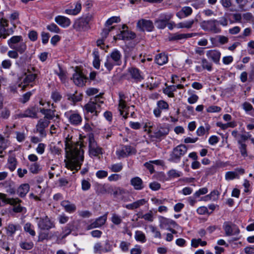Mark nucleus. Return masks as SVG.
I'll return each instance as SVG.
<instances>
[{
    "instance_id": "nucleus-6",
    "label": "nucleus",
    "mask_w": 254,
    "mask_h": 254,
    "mask_svg": "<svg viewBox=\"0 0 254 254\" xmlns=\"http://www.w3.org/2000/svg\"><path fill=\"white\" fill-rule=\"evenodd\" d=\"M201 27L203 30L214 33H218L221 31L218 21L216 19L203 21L201 23Z\"/></svg>"
},
{
    "instance_id": "nucleus-56",
    "label": "nucleus",
    "mask_w": 254,
    "mask_h": 254,
    "mask_svg": "<svg viewBox=\"0 0 254 254\" xmlns=\"http://www.w3.org/2000/svg\"><path fill=\"white\" fill-rule=\"evenodd\" d=\"M173 16V14L171 13H164L160 15V19L166 23H168L170 20L172 18Z\"/></svg>"
},
{
    "instance_id": "nucleus-1",
    "label": "nucleus",
    "mask_w": 254,
    "mask_h": 254,
    "mask_svg": "<svg viewBox=\"0 0 254 254\" xmlns=\"http://www.w3.org/2000/svg\"><path fill=\"white\" fill-rule=\"evenodd\" d=\"M64 151L67 161L66 167L71 170L78 171L79 167V138H77L73 132L64 133Z\"/></svg>"
},
{
    "instance_id": "nucleus-12",
    "label": "nucleus",
    "mask_w": 254,
    "mask_h": 254,
    "mask_svg": "<svg viewBox=\"0 0 254 254\" xmlns=\"http://www.w3.org/2000/svg\"><path fill=\"white\" fill-rule=\"evenodd\" d=\"M8 25V21L6 19L2 18L0 19V38L5 39L7 36L13 33V31L11 28L6 29Z\"/></svg>"
},
{
    "instance_id": "nucleus-37",
    "label": "nucleus",
    "mask_w": 254,
    "mask_h": 254,
    "mask_svg": "<svg viewBox=\"0 0 254 254\" xmlns=\"http://www.w3.org/2000/svg\"><path fill=\"white\" fill-rule=\"evenodd\" d=\"M108 189L113 192V194L115 197L122 195L126 193L125 190L120 188H116L113 189L112 188L109 187Z\"/></svg>"
},
{
    "instance_id": "nucleus-16",
    "label": "nucleus",
    "mask_w": 254,
    "mask_h": 254,
    "mask_svg": "<svg viewBox=\"0 0 254 254\" xmlns=\"http://www.w3.org/2000/svg\"><path fill=\"white\" fill-rule=\"evenodd\" d=\"M119 97L120 100L118 107L119 110L120 111L121 115L123 116V117L125 119H127V115L128 114V113H126L125 114H124V111H125L127 109V107L126 105V101L125 100L126 96L124 94L120 93Z\"/></svg>"
},
{
    "instance_id": "nucleus-61",
    "label": "nucleus",
    "mask_w": 254,
    "mask_h": 254,
    "mask_svg": "<svg viewBox=\"0 0 254 254\" xmlns=\"http://www.w3.org/2000/svg\"><path fill=\"white\" fill-rule=\"evenodd\" d=\"M208 192V189L207 188L204 187L196 191L193 194L195 198L198 197L201 195L205 194Z\"/></svg>"
},
{
    "instance_id": "nucleus-44",
    "label": "nucleus",
    "mask_w": 254,
    "mask_h": 254,
    "mask_svg": "<svg viewBox=\"0 0 254 254\" xmlns=\"http://www.w3.org/2000/svg\"><path fill=\"white\" fill-rule=\"evenodd\" d=\"M41 170V168L39 164L37 163H32L29 167L30 172L33 174H38Z\"/></svg>"
},
{
    "instance_id": "nucleus-64",
    "label": "nucleus",
    "mask_w": 254,
    "mask_h": 254,
    "mask_svg": "<svg viewBox=\"0 0 254 254\" xmlns=\"http://www.w3.org/2000/svg\"><path fill=\"white\" fill-rule=\"evenodd\" d=\"M168 175L170 178H178L181 176V172L176 170L172 169L168 172Z\"/></svg>"
},
{
    "instance_id": "nucleus-13",
    "label": "nucleus",
    "mask_w": 254,
    "mask_h": 254,
    "mask_svg": "<svg viewBox=\"0 0 254 254\" xmlns=\"http://www.w3.org/2000/svg\"><path fill=\"white\" fill-rule=\"evenodd\" d=\"M50 122L46 120L45 119H40L36 126V129L37 132H38L41 137H45L46 136V133L45 129L47 127Z\"/></svg>"
},
{
    "instance_id": "nucleus-19",
    "label": "nucleus",
    "mask_w": 254,
    "mask_h": 254,
    "mask_svg": "<svg viewBox=\"0 0 254 254\" xmlns=\"http://www.w3.org/2000/svg\"><path fill=\"white\" fill-rule=\"evenodd\" d=\"M130 185L133 186L135 190H141L144 187L143 181L138 177L132 178L130 180Z\"/></svg>"
},
{
    "instance_id": "nucleus-20",
    "label": "nucleus",
    "mask_w": 254,
    "mask_h": 254,
    "mask_svg": "<svg viewBox=\"0 0 254 254\" xmlns=\"http://www.w3.org/2000/svg\"><path fill=\"white\" fill-rule=\"evenodd\" d=\"M206 56L208 59H211L215 63L219 62L221 53L219 51L215 50H211L207 51Z\"/></svg>"
},
{
    "instance_id": "nucleus-27",
    "label": "nucleus",
    "mask_w": 254,
    "mask_h": 254,
    "mask_svg": "<svg viewBox=\"0 0 254 254\" xmlns=\"http://www.w3.org/2000/svg\"><path fill=\"white\" fill-rule=\"evenodd\" d=\"M69 113L68 117L69 123L73 125H78L79 124V114L72 111Z\"/></svg>"
},
{
    "instance_id": "nucleus-3",
    "label": "nucleus",
    "mask_w": 254,
    "mask_h": 254,
    "mask_svg": "<svg viewBox=\"0 0 254 254\" xmlns=\"http://www.w3.org/2000/svg\"><path fill=\"white\" fill-rule=\"evenodd\" d=\"M122 54L117 49H114L107 56L106 61L104 65L108 71H111L114 66H119L122 64Z\"/></svg>"
},
{
    "instance_id": "nucleus-47",
    "label": "nucleus",
    "mask_w": 254,
    "mask_h": 254,
    "mask_svg": "<svg viewBox=\"0 0 254 254\" xmlns=\"http://www.w3.org/2000/svg\"><path fill=\"white\" fill-rule=\"evenodd\" d=\"M122 147L125 150V151L127 156L132 154H135L136 152L135 149L131 146L123 145Z\"/></svg>"
},
{
    "instance_id": "nucleus-23",
    "label": "nucleus",
    "mask_w": 254,
    "mask_h": 254,
    "mask_svg": "<svg viewBox=\"0 0 254 254\" xmlns=\"http://www.w3.org/2000/svg\"><path fill=\"white\" fill-rule=\"evenodd\" d=\"M147 201L144 199H140L132 203L128 204L125 205V207L129 210H133L140 207L147 203Z\"/></svg>"
},
{
    "instance_id": "nucleus-33",
    "label": "nucleus",
    "mask_w": 254,
    "mask_h": 254,
    "mask_svg": "<svg viewBox=\"0 0 254 254\" xmlns=\"http://www.w3.org/2000/svg\"><path fill=\"white\" fill-rule=\"evenodd\" d=\"M20 247L25 250H30L34 247V243L32 241H21L19 243Z\"/></svg>"
},
{
    "instance_id": "nucleus-26",
    "label": "nucleus",
    "mask_w": 254,
    "mask_h": 254,
    "mask_svg": "<svg viewBox=\"0 0 254 254\" xmlns=\"http://www.w3.org/2000/svg\"><path fill=\"white\" fill-rule=\"evenodd\" d=\"M38 108L35 106L30 107L25 110V116L26 118H38Z\"/></svg>"
},
{
    "instance_id": "nucleus-51",
    "label": "nucleus",
    "mask_w": 254,
    "mask_h": 254,
    "mask_svg": "<svg viewBox=\"0 0 254 254\" xmlns=\"http://www.w3.org/2000/svg\"><path fill=\"white\" fill-rule=\"evenodd\" d=\"M47 29L50 32L56 33H60L61 31L58 26L54 23L48 25L47 26Z\"/></svg>"
},
{
    "instance_id": "nucleus-54",
    "label": "nucleus",
    "mask_w": 254,
    "mask_h": 254,
    "mask_svg": "<svg viewBox=\"0 0 254 254\" xmlns=\"http://www.w3.org/2000/svg\"><path fill=\"white\" fill-rule=\"evenodd\" d=\"M138 218H143L149 222H152L153 221V213L152 211H149L148 213L142 215L141 216H138Z\"/></svg>"
},
{
    "instance_id": "nucleus-60",
    "label": "nucleus",
    "mask_w": 254,
    "mask_h": 254,
    "mask_svg": "<svg viewBox=\"0 0 254 254\" xmlns=\"http://www.w3.org/2000/svg\"><path fill=\"white\" fill-rule=\"evenodd\" d=\"M155 23L156 24L157 28L160 29H164L166 27L167 24V23L161 19H156L155 21Z\"/></svg>"
},
{
    "instance_id": "nucleus-30",
    "label": "nucleus",
    "mask_w": 254,
    "mask_h": 254,
    "mask_svg": "<svg viewBox=\"0 0 254 254\" xmlns=\"http://www.w3.org/2000/svg\"><path fill=\"white\" fill-rule=\"evenodd\" d=\"M155 60L156 64L161 65L167 63L168 57L165 54L160 53L156 55Z\"/></svg>"
},
{
    "instance_id": "nucleus-21",
    "label": "nucleus",
    "mask_w": 254,
    "mask_h": 254,
    "mask_svg": "<svg viewBox=\"0 0 254 254\" xmlns=\"http://www.w3.org/2000/svg\"><path fill=\"white\" fill-rule=\"evenodd\" d=\"M55 20L57 24L62 27H68L70 24L69 19L64 16H57L55 17Z\"/></svg>"
},
{
    "instance_id": "nucleus-48",
    "label": "nucleus",
    "mask_w": 254,
    "mask_h": 254,
    "mask_svg": "<svg viewBox=\"0 0 254 254\" xmlns=\"http://www.w3.org/2000/svg\"><path fill=\"white\" fill-rule=\"evenodd\" d=\"M191 246L194 248H197L199 244L202 246H205L207 244L206 241H202L200 239H193L191 240Z\"/></svg>"
},
{
    "instance_id": "nucleus-14",
    "label": "nucleus",
    "mask_w": 254,
    "mask_h": 254,
    "mask_svg": "<svg viewBox=\"0 0 254 254\" xmlns=\"http://www.w3.org/2000/svg\"><path fill=\"white\" fill-rule=\"evenodd\" d=\"M100 95H97L94 99V101H90L87 104H86L84 107V109L86 111L87 113H94V115L95 116H98L99 111L97 110V104L96 102L97 101V99L100 97Z\"/></svg>"
},
{
    "instance_id": "nucleus-46",
    "label": "nucleus",
    "mask_w": 254,
    "mask_h": 254,
    "mask_svg": "<svg viewBox=\"0 0 254 254\" xmlns=\"http://www.w3.org/2000/svg\"><path fill=\"white\" fill-rule=\"evenodd\" d=\"M24 231L28 233L30 235L34 237L36 235V233L33 229V226L30 223H27L24 227Z\"/></svg>"
},
{
    "instance_id": "nucleus-36",
    "label": "nucleus",
    "mask_w": 254,
    "mask_h": 254,
    "mask_svg": "<svg viewBox=\"0 0 254 254\" xmlns=\"http://www.w3.org/2000/svg\"><path fill=\"white\" fill-rule=\"evenodd\" d=\"M59 71H56L55 72L59 76L61 81L64 82L66 78V72L64 70L60 65H59Z\"/></svg>"
},
{
    "instance_id": "nucleus-25",
    "label": "nucleus",
    "mask_w": 254,
    "mask_h": 254,
    "mask_svg": "<svg viewBox=\"0 0 254 254\" xmlns=\"http://www.w3.org/2000/svg\"><path fill=\"white\" fill-rule=\"evenodd\" d=\"M61 204L64 208L65 211L68 213L74 212L76 209V206L68 200H63L61 202Z\"/></svg>"
},
{
    "instance_id": "nucleus-62",
    "label": "nucleus",
    "mask_w": 254,
    "mask_h": 254,
    "mask_svg": "<svg viewBox=\"0 0 254 254\" xmlns=\"http://www.w3.org/2000/svg\"><path fill=\"white\" fill-rule=\"evenodd\" d=\"M181 10L182 12H183L184 14L185 17L190 16L192 12V9L190 6H184L182 7Z\"/></svg>"
},
{
    "instance_id": "nucleus-4",
    "label": "nucleus",
    "mask_w": 254,
    "mask_h": 254,
    "mask_svg": "<svg viewBox=\"0 0 254 254\" xmlns=\"http://www.w3.org/2000/svg\"><path fill=\"white\" fill-rule=\"evenodd\" d=\"M187 150L188 148L185 145H178L170 153L169 160L175 163L179 162L181 157L187 153Z\"/></svg>"
},
{
    "instance_id": "nucleus-8",
    "label": "nucleus",
    "mask_w": 254,
    "mask_h": 254,
    "mask_svg": "<svg viewBox=\"0 0 254 254\" xmlns=\"http://www.w3.org/2000/svg\"><path fill=\"white\" fill-rule=\"evenodd\" d=\"M38 220L37 225L41 230H49L55 227L54 222L52 221L47 216L43 217L36 218Z\"/></svg>"
},
{
    "instance_id": "nucleus-11",
    "label": "nucleus",
    "mask_w": 254,
    "mask_h": 254,
    "mask_svg": "<svg viewBox=\"0 0 254 254\" xmlns=\"http://www.w3.org/2000/svg\"><path fill=\"white\" fill-rule=\"evenodd\" d=\"M89 153L91 156L97 157L102 154V148L99 146L92 137L89 138Z\"/></svg>"
},
{
    "instance_id": "nucleus-35",
    "label": "nucleus",
    "mask_w": 254,
    "mask_h": 254,
    "mask_svg": "<svg viewBox=\"0 0 254 254\" xmlns=\"http://www.w3.org/2000/svg\"><path fill=\"white\" fill-rule=\"evenodd\" d=\"M77 91H76L74 94H67V100L71 102V104L73 105L79 101V96L77 95Z\"/></svg>"
},
{
    "instance_id": "nucleus-9",
    "label": "nucleus",
    "mask_w": 254,
    "mask_h": 254,
    "mask_svg": "<svg viewBox=\"0 0 254 254\" xmlns=\"http://www.w3.org/2000/svg\"><path fill=\"white\" fill-rule=\"evenodd\" d=\"M38 70L34 67L29 66L27 69L26 72L24 73L25 77L23 80V82L26 85L33 82L37 78Z\"/></svg>"
},
{
    "instance_id": "nucleus-2",
    "label": "nucleus",
    "mask_w": 254,
    "mask_h": 254,
    "mask_svg": "<svg viewBox=\"0 0 254 254\" xmlns=\"http://www.w3.org/2000/svg\"><path fill=\"white\" fill-rule=\"evenodd\" d=\"M9 47L14 50L9 51L7 53L8 56L12 59L18 58V53L22 54L25 52L27 46L23 41L21 36H13L7 41Z\"/></svg>"
},
{
    "instance_id": "nucleus-59",
    "label": "nucleus",
    "mask_w": 254,
    "mask_h": 254,
    "mask_svg": "<svg viewBox=\"0 0 254 254\" xmlns=\"http://www.w3.org/2000/svg\"><path fill=\"white\" fill-rule=\"evenodd\" d=\"M236 178H238V174L237 172L230 171L226 173L225 179L226 180H233Z\"/></svg>"
},
{
    "instance_id": "nucleus-45",
    "label": "nucleus",
    "mask_w": 254,
    "mask_h": 254,
    "mask_svg": "<svg viewBox=\"0 0 254 254\" xmlns=\"http://www.w3.org/2000/svg\"><path fill=\"white\" fill-rule=\"evenodd\" d=\"M135 238L136 241L144 243L146 241V237L144 234L140 231H137L135 234Z\"/></svg>"
},
{
    "instance_id": "nucleus-15",
    "label": "nucleus",
    "mask_w": 254,
    "mask_h": 254,
    "mask_svg": "<svg viewBox=\"0 0 254 254\" xmlns=\"http://www.w3.org/2000/svg\"><path fill=\"white\" fill-rule=\"evenodd\" d=\"M225 234L226 236L238 235L240 233V230L235 225H231L230 222H225L223 225Z\"/></svg>"
},
{
    "instance_id": "nucleus-55",
    "label": "nucleus",
    "mask_w": 254,
    "mask_h": 254,
    "mask_svg": "<svg viewBox=\"0 0 254 254\" xmlns=\"http://www.w3.org/2000/svg\"><path fill=\"white\" fill-rule=\"evenodd\" d=\"M112 222L115 225H119L122 222L121 217L115 213L113 214L111 218Z\"/></svg>"
},
{
    "instance_id": "nucleus-63",
    "label": "nucleus",
    "mask_w": 254,
    "mask_h": 254,
    "mask_svg": "<svg viewBox=\"0 0 254 254\" xmlns=\"http://www.w3.org/2000/svg\"><path fill=\"white\" fill-rule=\"evenodd\" d=\"M202 66L209 71L212 69V64L205 59H202Z\"/></svg>"
},
{
    "instance_id": "nucleus-31",
    "label": "nucleus",
    "mask_w": 254,
    "mask_h": 254,
    "mask_svg": "<svg viewBox=\"0 0 254 254\" xmlns=\"http://www.w3.org/2000/svg\"><path fill=\"white\" fill-rule=\"evenodd\" d=\"M8 167L10 171L13 172L16 167L17 161L16 158L13 156H9L8 158Z\"/></svg>"
},
{
    "instance_id": "nucleus-7",
    "label": "nucleus",
    "mask_w": 254,
    "mask_h": 254,
    "mask_svg": "<svg viewBox=\"0 0 254 254\" xmlns=\"http://www.w3.org/2000/svg\"><path fill=\"white\" fill-rule=\"evenodd\" d=\"M149 131L153 133L152 137L159 139L165 136L169 132V128L167 126L158 125L155 126H150Z\"/></svg>"
},
{
    "instance_id": "nucleus-42",
    "label": "nucleus",
    "mask_w": 254,
    "mask_h": 254,
    "mask_svg": "<svg viewBox=\"0 0 254 254\" xmlns=\"http://www.w3.org/2000/svg\"><path fill=\"white\" fill-rule=\"evenodd\" d=\"M75 73L73 74L71 79L74 84L77 86L79 85V67L76 66L75 69Z\"/></svg>"
},
{
    "instance_id": "nucleus-57",
    "label": "nucleus",
    "mask_w": 254,
    "mask_h": 254,
    "mask_svg": "<svg viewBox=\"0 0 254 254\" xmlns=\"http://www.w3.org/2000/svg\"><path fill=\"white\" fill-rule=\"evenodd\" d=\"M51 98L55 102H58L62 99V96L59 92L55 91L52 93Z\"/></svg>"
},
{
    "instance_id": "nucleus-17",
    "label": "nucleus",
    "mask_w": 254,
    "mask_h": 254,
    "mask_svg": "<svg viewBox=\"0 0 254 254\" xmlns=\"http://www.w3.org/2000/svg\"><path fill=\"white\" fill-rule=\"evenodd\" d=\"M40 112L44 115V119L48 121L53 120L55 117L57 119H60V116L55 115L56 110L51 109H46L45 108H40Z\"/></svg>"
},
{
    "instance_id": "nucleus-5",
    "label": "nucleus",
    "mask_w": 254,
    "mask_h": 254,
    "mask_svg": "<svg viewBox=\"0 0 254 254\" xmlns=\"http://www.w3.org/2000/svg\"><path fill=\"white\" fill-rule=\"evenodd\" d=\"M76 230H78V224L77 222L73 221L67 224V225L64 228L61 234H60L58 232H55L54 235L57 237V241L58 243H59L60 241L64 239L71 232Z\"/></svg>"
},
{
    "instance_id": "nucleus-32",
    "label": "nucleus",
    "mask_w": 254,
    "mask_h": 254,
    "mask_svg": "<svg viewBox=\"0 0 254 254\" xmlns=\"http://www.w3.org/2000/svg\"><path fill=\"white\" fill-rule=\"evenodd\" d=\"M94 60L93 61V66L96 69H99L100 66V60L99 53L98 51H94L93 52Z\"/></svg>"
},
{
    "instance_id": "nucleus-50",
    "label": "nucleus",
    "mask_w": 254,
    "mask_h": 254,
    "mask_svg": "<svg viewBox=\"0 0 254 254\" xmlns=\"http://www.w3.org/2000/svg\"><path fill=\"white\" fill-rule=\"evenodd\" d=\"M238 142L239 144L240 145L239 147V149L242 155L244 157L247 156V152L246 144L244 143H243L242 141H238Z\"/></svg>"
},
{
    "instance_id": "nucleus-24",
    "label": "nucleus",
    "mask_w": 254,
    "mask_h": 254,
    "mask_svg": "<svg viewBox=\"0 0 254 254\" xmlns=\"http://www.w3.org/2000/svg\"><path fill=\"white\" fill-rule=\"evenodd\" d=\"M128 71L131 77L137 81H140L143 79L140 74L139 70L136 67H131L128 69Z\"/></svg>"
},
{
    "instance_id": "nucleus-49",
    "label": "nucleus",
    "mask_w": 254,
    "mask_h": 254,
    "mask_svg": "<svg viewBox=\"0 0 254 254\" xmlns=\"http://www.w3.org/2000/svg\"><path fill=\"white\" fill-rule=\"evenodd\" d=\"M120 18L117 16H113L108 19L105 23L106 27H109L114 23H118L120 21Z\"/></svg>"
},
{
    "instance_id": "nucleus-29",
    "label": "nucleus",
    "mask_w": 254,
    "mask_h": 254,
    "mask_svg": "<svg viewBox=\"0 0 254 254\" xmlns=\"http://www.w3.org/2000/svg\"><path fill=\"white\" fill-rule=\"evenodd\" d=\"M29 189L30 186L28 184H22L18 188L17 193L20 197H24L29 191Z\"/></svg>"
},
{
    "instance_id": "nucleus-43",
    "label": "nucleus",
    "mask_w": 254,
    "mask_h": 254,
    "mask_svg": "<svg viewBox=\"0 0 254 254\" xmlns=\"http://www.w3.org/2000/svg\"><path fill=\"white\" fill-rule=\"evenodd\" d=\"M79 12V3L76 4L74 8L66 9L65 10V13L68 14L76 15Z\"/></svg>"
},
{
    "instance_id": "nucleus-40",
    "label": "nucleus",
    "mask_w": 254,
    "mask_h": 254,
    "mask_svg": "<svg viewBox=\"0 0 254 254\" xmlns=\"http://www.w3.org/2000/svg\"><path fill=\"white\" fill-rule=\"evenodd\" d=\"M184 37L185 36L183 35V34H179L178 33H170L169 34L168 39L170 41H178L183 39Z\"/></svg>"
},
{
    "instance_id": "nucleus-34",
    "label": "nucleus",
    "mask_w": 254,
    "mask_h": 254,
    "mask_svg": "<svg viewBox=\"0 0 254 254\" xmlns=\"http://www.w3.org/2000/svg\"><path fill=\"white\" fill-rule=\"evenodd\" d=\"M194 20H191L183 22H180L176 25V27L178 28H187L190 29L192 27L194 23Z\"/></svg>"
},
{
    "instance_id": "nucleus-41",
    "label": "nucleus",
    "mask_w": 254,
    "mask_h": 254,
    "mask_svg": "<svg viewBox=\"0 0 254 254\" xmlns=\"http://www.w3.org/2000/svg\"><path fill=\"white\" fill-rule=\"evenodd\" d=\"M52 236H49V233L47 232L41 231L39 233L38 242H43L45 240H50Z\"/></svg>"
},
{
    "instance_id": "nucleus-38",
    "label": "nucleus",
    "mask_w": 254,
    "mask_h": 254,
    "mask_svg": "<svg viewBox=\"0 0 254 254\" xmlns=\"http://www.w3.org/2000/svg\"><path fill=\"white\" fill-rule=\"evenodd\" d=\"M161 225L165 226V227L168 226H173L175 227L176 226H177L176 222L172 219H167L166 218H163L161 221Z\"/></svg>"
},
{
    "instance_id": "nucleus-10",
    "label": "nucleus",
    "mask_w": 254,
    "mask_h": 254,
    "mask_svg": "<svg viewBox=\"0 0 254 254\" xmlns=\"http://www.w3.org/2000/svg\"><path fill=\"white\" fill-rule=\"evenodd\" d=\"M136 28L141 32L145 31L151 32L153 30L154 27L151 20L141 19L137 22Z\"/></svg>"
},
{
    "instance_id": "nucleus-52",
    "label": "nucleus",
    "mask_w": 254,
    "mask_h": 254,
    "mask_svg": "<svg viewBox=\"0 0 254 254\" xmlns=\"http://www.w3.org/2000/svg\"><path fill=\"white\" fill-rule=\"evenodd\" d=\"M50 150L51 153L54 155H60L62 152V149L55 145H50Z\"/></svg>"
},
{
    "instance_id": "nucleus-28",
    "label": "nucleus",
    "mask_w": 254,
    "mask_h": 254,
    "mask_svg": "<svg viewBox=\"0 0 254 254\" xmlns=\"http://www.w3.org/2000/svg\"><path fill=\"white\" fill-rule=\"evenodd\" d=\"M20 228V227L19 225L10 223L5 227L6 234L9 237H13L15 232Z\"/></svg>"
},
{
    "instance_id": "nucleus-18",
    "label": "nucleus",
    "mask_w": 254,
    "mask_h": 254,
    "mask_svg": "<svg viewBox=\"0 0 254 254\" xmlns=\"http://www.w3.org/2000/svg\"><path fill=\"white\" fill-rule=\"evenodd\" d=\"M107 214H105L103 216L98 218L94 222L92 223L88 226V229H91L95 228L101 227L105 223L107 220Z\"/></svg>"
},
{
    "instance_id": "nucleus-58",
    "label": "nucleus",
    "mask_w": 254,
    "mask_h": 254,
    "mask_svg": "<svg viewBox=\"0 0 254 254\" xmlns=\"http://www.w3.org/2000/svg\"><path fill=\"white\" fill-rule=\"evenodd\" d=\"M115 28V26H111L109 27H106L103 29L102 32L101 33V37L102 38L106 39L109 32Z\"/></svg>"
},
{
    "instance_id": "nucleus-39",
    "label": "nucleus",
    "mask_w": 254,
    "mask_h": 254,
    "mask_svg": "<svg viewBox=\"0 0 254 254\" xmlns=\"http://www.w3.org/2000/svg\"><path fill=\"white\" fill-rule=\"evenodd\" d=\"M176 91L174 85L169 86L163 90L164 93L171 98L174 97V92Z\"/></svg>"
},
{
    "instance_id": "nucleus-53",
    "label": "nucleus",
    "mask_w": 254,
    "mask_h": 254,
    "mask_svg": "<svg viewBox=\"0 0 254 254\" xmlns=\"http://www.w3.org/2000/svg\"><path fill=\"white\" fill-rule=\"evenodd\" d=\"M10 115V111L7 108L3 109L0 113V117L3 119H7Z\"/></svg>"
},
{
    "instance_id": "nucleus-22",
    "label": "nucleus",
    "mask_w": 254,
    "mask_h": 254,
    "mask_svg": "<svg viewBox=\"0 0 254 254\" xmlns=\"http://www.w3.org/2000/svg\"><path fill=\"white\" fill-rule=\"evenodd\" d=\"M91 19V15L89 14L80 17V29L81 28L84 31L88 30L90 28L89 22Z\"/></svg>"
}]
</instances>
